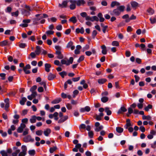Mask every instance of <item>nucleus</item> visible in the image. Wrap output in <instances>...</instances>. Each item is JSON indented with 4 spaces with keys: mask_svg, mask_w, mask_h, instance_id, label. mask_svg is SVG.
<instances>
[{
    "mask_svg": "<svg viewBox=\"0 0 156 156\" xmlns=\"http://www.w3.org/2000/svg\"><path fill=\"white\" fill-rule=\"evenodd\" d=\"M56 29L58 30H61L62 29V27L61 25H57L56 27Z\"/></svg>",
    "mask_w": 156,
    "mask_h": 156,
    "instance_id": "nucleus-59",
    "label": "nucleus"
},
{
    "mask_svg": "<svg viewBox=\"0 0 156 156\" xmlns=\"http://www.w3.org/2000/svg\"><path fill=\"white\" fill-rule=\"evenodd\" d=\"M68 118V117L67 115H66L63 116V117L61 118L60 119L58 120V123H62L67 120Z\"/></svg>",
    "mask_w": 156,
    "mask_h": 156,
    "instance_id": "nucleus-8",
    "label": "nucleus"
},
{
    "mask_svg": "<svg viewBox=\"0 0 156 156\" xmlns=\"http://www.w3.org/2000/svg\"><path fill=\"white\" fill-rule=\"evenodd\" d=\"M56 76L55 75L50 73L48 76V79L49 80H52Z\"/></svg>",
    "mask_w": 156,
    "mask_h": 156,
    "instance_id": "nucleus-17",
    "label": "nucleus"
},
{
    "mask_svg": "<svg viewBox=\"0 0 156 156\" xmlns=\"http://www.w3.org/2000/svg\"><path fill=\"white\" fill-rule=\"evenodd\" d=\"M54 31L52 30H48L46 32V34L47 35L53 34L54 33Z\"/></svg>",
    "mask_w": 156,
    "mask_h": 156,
    "instance_id": "nucleus-53",
    "label": "nucleus"
},
{
    "mask_svg": "<svg viewBox=\"0 0 156 156\" xmlns=\"http://www.w3.org/2000/svg\"><path fill=\"white\" fill-rule=\"evenodd\" d=\"M8 44V41L5 40L0 42V45L3 47L6 45Z\"/></svg>",
    "mask_w": 156,
    "mask_h": 156,
    "instance_id": "nucleus-30",
    "label": "nucleus"
},
{
    "mask_svg": "<svg viewBox=\"0 0 156 156\" xmlns=\"http://www.w3.org/2000/svg\"><path fill=\"white\" fill-rule=\"evenodd\" d=\"M57 149L56 147H51L50 148L49 151L51 153H52L54 151Z\"/></svg>",
    "mask_w": 156,
    "mask_h": 156,
    "instance_id": "nucleus-42",
    "label": "nucleus"
},
{
    "mask_svg": "<svg viewBox=\"0 0 156 156\" xmlns=\"http://www.w3.org/2000/svg\"><path fill=\"white\" fill-rule=\"evenodd\" d=\"M73 44V43L72 41L69 42L67 44L66 47L67 48H70Z\"/></svg>",
    "mask_w": 156,
    "mask_h": 156,
    "instance_id": "nucleus-49",
    "label": "nucleus"
},
{
    "mask_svg": "<svg viewBox=\"0 0 156 156\" xmlns=\"http://www.w3.org/2000/svg\"><path fill=\"white\" fill-rule=\"evenodd\" d=\"M97 34V32L96 30H94L92 33V36L93 38H94L95 36Z\"/></svg>",
    "mask_w": 156,
    "mask_h": 156,
    "instance_id": "nucleus-52",
    "label": "nucleus"
},
{
    "mask_svg": "<svg viewBox=\"0 0 156 156\" xmlns=\"http://www.w3.org/2000/svg\"><path fill=\"white\" fill-rule=\"evenodd\" d=\"M79 93V91L77 90H75L73 92V98H75L76 96Z\"/></svg>",
    "mask_w": 156,
    "mask_h": 156,
    "instance_id": "nucleus-37",
    "label": "nucleus"
},
{
    "mask_svg": "<svg viewBox=\"0 0 156 156\" xmlns=\"http://www.w3.org/2000/svg\"><path fill=\"white\" fill-rule=\"evenodd\" d=\"M37 90L39 92H42L44 91L43 88L42 87H39L37 89Z\"/></svg>",
    "mask_w": 156,
    "mask_h": 156,
    "instance_id": "nucleus-61",
    "label": "nucleus"
},
{
    "mask_svg": "<svg viewBox=\"0 0 156 156\" xmlns=\"http://www.w3.org/2000/svg\"><path fill=\"white\" fill-rule=\"evenodd\" d=\"M12 16H15L16 17H17L19 15V11H17L15 12H12L11 13Z\"/></svg>",
    "mask_w": 156,
    "mask_h": 156,
    "instance_id": "nucleus-55",
    "label": "nucleus"
},
{
    "mask_svg": "<svg viewBox=\"0 0 156 156\" xmlns=\"http://www.w3.org/2000/svg\"><path fill=\"white\" fill-rule=\"evenodd\" d=\"M131 6L135 9H136L137 7L139 6V4L137 2L132 1L130 2Z\"/></svg>",
    "mask_w": 156,
    "mask_h": 156,
    "instance_id": "nucleus-6",
    "label": "nucleus"
},
{
    "mask_svg": "<svg viewBox=\"0 0 156 156\" xmlns=\"http://www.w3.org/2000/svg\"><path fill=\"white\" fill-rule=\"evenodd\" d=\"M94 117L98 121H100L101 120V117L99 115H96Z\"/></svg>",
    "mask_w": 156,
    "mask_h": 156,
    "instance_id": "nucleus-50",
    "label": "nucleus"
},
{
    "mask_svg": "<svg viewBox=\"0 0 156 156\" xmlns=\"http://www.w3.org/2000/svg\"><path fill=\"white\" fill-rule=\"evenodd\" d=\"M37 88V85H35L33 86L30 89V91L31 92H35L34 90H35Z\"/></svg>",
    "mask_w": 156,
    "mask_h": 156,
    "instance_id": "nucleus-34",
    "label": "nucleus"
},
{
    "mask_svg": "<svg viewBox=\"0 0 156 156\" xmlns=\"http://www.w3.org/2000/svg\"><path fill=\"white\" fill-rule=\"evenodd\" d=\"M42 17L40 16L39 17H37V18H34L33 19V24L35 25L37 24L38 23V21L42 19Z\"/></svg>",
    "mask_w": 156,
    "mask_h": 156,
    "instance_id": "nucleus-16",
    "label": "nucleus"
},
{
    "mask_svg": "<svg viewBox=\"0 0 156 156\" xmlns=\"http://www.w3.org/2000/svg\"><path fill=\"white\" fill-rule=\"evenodd\" d=\"M101 101L103 103H105L108 100V98L107 97H103L101 99Z\"/></svg>",
    "mask_w": 156,
    "mask_h": 156,
    "instance_id": "nucleus-32",
    "label": "nucleus"
},
{
    "mask_svg": "<svg viewBox=\"0 0 156 156\" xmlns=\"http://www.w3.org/2000/svg\"><path fill=\"white\" fill-rule=\"evenodd\" d=\"M112 46H118L119 45V43L117 41H114L112 42Z\"/></svg>",
    "mask_w": 156,
    "mask_h": 156,
    "instance_id": "nucleus-36",
    "label": "nucleus"
},
{
    "mask_svg": "<svg viewBox=\"0 0 156 156\" xmlns=\"http://www.w3.org/2000/svg\"><path fill=\"white\" fill-rule=\"evenodd\" d=\"M51 132V130L49 128L46 129L44 131V134L46 136H48Z\"/></svg>",
    "mask_w": 156,
    "mask_h": 156,
    "instance_id": "nucleus-11",
    "label": "nucleus"
},
{
    "mask_svg": "<svg viewBox=\"0 0 156 156\" xmlns=\"http://www.w3.org/2000/svg\"><path fill=\"white\" fill-rule=\"evenodd\" d=\"M21 148L22 150V152L26 153L27 148L26 146L25 145H23L22 146Z\"/></svg>",
    "mask_w": 156,
    "mask_h": 156,
    "instance_id": "nucleus-47",
    "label": "nucleus"
},
{
    "mask_svg": "<svg viewBox=\"0 0 156 156\" xmlns=\"http://www.w3.org/2000/svg\"><path fill=\"white\" fill-rule=\"evenodd\" d=\"M43 133V131L42 130H39L36 132V134L37 136H41L42 135Z\"/></svg>",
    "mask_w": 156,
    "mask_h": 156,
    "instance_id": "nucleus-41",
    "label": "nucleus"
},
{
    "mask_svg": "<svg viewBox=\"0 0 156 156\" xmlns=\"http://www.w3.org/2000/svg\"><path fill=\"white\" fill-rule=\"evenodd\" d=\"M20 152V150L19 149L17 150L15 152H13L12 154V156H17L18 154Z\"/></svg>",
    "mask_w": 156,
    "mask_h": 156,
    "instance_id": "nucleus-40",
    "label": "nucleus"
},
{
    "mask_svg": "<svg viewBox=\"0 0 156 156\" xmlns=\"http://www.w3.org/2000/svg\"><path fill=\"white\" fill-rule=\"evenodd\" d=\"M73 58L72 57H70L69 60L66 61V60L63 59L61 60V63L62 65L65 64L67 66H69L70 64H72L73 62Z\"/></svg>",
    "mask_w": 156,
    "mask_h": 156,
    "instance_id": "nucleus-1",
    "label": "nucleus"
},
{
    "mask_svg": "<svg viewBox=\"0 0 156 156\" xmlns=\"http://www.w3.org/2000/svg\"><path fill=\"white\" fill-rule=\"evenodd\" d=\"M19 46L20 48H24L27 45L25 43H21L20 44Z\"/></svg>",
    "mask_w": 156,
    "mask_h": 156,
    "instance_id": "nucleus-51",
    "label": "nucleus"
},
{
    "mask_svg": "<svg viewBox=\"0 0 156 156\" xmlns=\"http://www.w3.org/2000/svg\"><path fill=\"white\" fill-rule=\"evenodd\" d=\"M71 4L69 6V8L71 10H73L76 8V2L75 0H70L69 1Z\"/></svg>",
    "mask_w": 156,
    "mask_h": 156,
    "instance_id": "nucleus-3",
    "label": "nucleus"
},
{
    "mask_svg": "<svg viewBox=\"0 0 156 156\" xmlns=\"http://www.w3.org/2000/svg\"><path fill=\"white\" fill-rule=\"evenodd\" d=\"M80 77H78L76 78H73L72 80L73 81L75 82L79 81L80 80Z\"/></svg>",
    "mask_w": 156,
    "mask_h": 156,
    "instance_id": "nucleus-60",
    "label": "nucleus"
},
{
    "mask_svg": "<svg viewBox=\"0 0 156 156\" xmlns=\"http://www.w3.org/2000/svg\"><path fill=\"white\" fill-rule=\"evenodd\" d=\"M36 49L35 52L36 53V55H38L41 52V47L39 46H37L36 47Z\"/></svg>",
    "mask_w": 156,
    "mask_h": 156,
    "instance_id": "nucleus-10",
    "label": "nucleus"
},
{
    "mask_svg": "<svg viewBox=\"0 0 156 156\" xmlns=\"http://www.w3.org/2000/svg\"><path fill=\"white\" fill-rule=\"evenodd\" d=\"M61 101V99L60 98L55 99L52 101L51 103L53 104H56L59 103Z\"/></svg>",
    "mask_w": 156,
    "mask_h": 156,
    "instance_id": "nucleus-28",
    "label": "nucleus"
},
{
    "mask_svg": "<svg viewBox=\"0 0 156 156\" xmlns=\"http://www.w3.org/2000/svg\"><path fill=\"white\" fill-rule=\"evenodd\" d=\"M120 5V3L117 1H113L111 3V7H113L115 6H119Z\"/></svg>",
    "mask_w": 156,
    "mask_h": 156,
    "instance_id": "nucleus-21",
    "label": "nucleus"
},
{
    "mask_svg": "<svg viewBox=\"0 0 156 156\" xmlns=\"http://www.w3.org/2000/svg\"><path fill=\"white\" fill-rule=\"evenodd\" d=\"M72 82L70 80H68L64 83V87L65 89H66L67 87V84H71Z\"/></svg>",
    "mask_w": 156,
    "mask_h": 156,
    "instance_id": "nucleus-19",
    "label": "nucleus"
},
{
    "mask_svg": "<svg viewBox=\"0 0 156 156\" xmlns=\"http://www.w3.org/2000/svg\"><path fill=\"white\" fill-rule=\"evenodd\" d=\"M99 19L96 16H94L92 17V21L93 22L94 21H98Z\"/></svg>",
    "mask_w": 156,
    "mask_h": 156,
    "instance_id": "nucleus-54",
    "label": "nucleus"
},
{
    "mask_svg": "<svg viewBox=\"0 0 156 156\" xmlns=\"http://www.w3.org/2000/svg\"><path fill=\"white\" fill-rule=\"evenodd\" d=\"M139 129L142 132H144L145 130V127L143 126H140V127Z\"/></svg>",
    "mask_w": 156,
    "mask_h": 156,
    "instance_id": "nucleus-62",
    "label": "nucleus"
},
{
    "mask_svg": "<svg viewBox=\"0 0 156 156\" xmlns=\"http://www.w3.org/2000/svg\"><path fill=\"white\" fill-rule=\"evenodd\" d=\"M125 7L123 6H121L117 8L119 9L120 12H123L124 10Z\"/></svg>",
    "mask_w": 156,
    "mask_h": 156,
    "instance_id": "nucleus-46",
    "label": "nucleus"
},
{
    "mask_svg": "<svg viewBox=\"0 0 156 156\" xmlns=\"http://www.w3.org/2000/svg\"><path fill=\"white\" fill-rule=\"evenodd\" d=\"M152 106L151 105L149 104L147 105V107H146L144 108V110L148 112V111H149V109H151L152 108Z\"/></svg>",
    "mask_w": 156,
    "mask_h": 156,
    "instance_id": "nucleus-33",
    "label": "nucleus"
},
{
    "mask_svg": "<svg viewBox=\"0 0 156 156\" xmlns=\"http://www.w3.org/2000/svg\"><path fill=\"white\" fill-rule=\"evenodd\" d=\"M28 153L30 155L34 156L35 154V151L34 150H30L29 151Z\"/></svg>",
    "mask_w": 156,
    "mask_h": 156,
    "instance_id": "nucleus-38",
    "label": "nucleus"
},
{
    "mask_svg": "<svg viewBox=\"0 0 156 156\" xmlns=\"http://www.w3.org/2000/svg\"><path fill=\"white\" fill-rule=\"evenodd\" d=\"M51 65L48 63H45V70L47 72H49L50 71V68L51 67Z\"/></svg>",
    "mask_w": 156,
    "mask_h": 156,
    "instance_id": "nucleus-14",
    "label": "nucleus"
},
{
    "mask_svg": "<svg viewBox=\"0 0 156 156\" xmlns=\"http://www.w3.org/2000/svg\"><path fill=\"white\" fill-rule=\"evenodd\" d=\"M31 68V66L30 65L28 64L27 65L25 66H24L23 68V69H30Z\"/></svg>",
    "mask_w": 156,
    "mask_h": 156,
    "instance_id": "nucleus-63",
    "label": "nucleus"
},
{
    "mask_svg": "<svg viewBox=\"0 0 156 156\" xmlns=\"http://www.w3.org/2000/svg\"><path fill=\"white\" fill-rule=\"evenodd\" d=\"M127 111L126 109L124 106H122L120 108L119 110L118 113V114H123L124 112H126Z\"/></svg>",
    "mask_w": 156,
    "mask_h": 156,
    "instance_id": "nucleus-9",
    "label": "nucleus"
},
{
    "mask_svg": "<svg viewBox=\"0 0 156 156\" xmlns=\"http://www.w3.org/2000/svg\"><path fill=\"white\" fill-rule=\"evenodd\" d=\"M136 17L133 14L130 17H129V15L127 14V23L129 22L130 20H134L136 19Z\"/></svg>",
    "mask_w": 156,
    "mask_h": 156,
    "instance_id": "nucleus-18",
    "label": "nucleus"
},
{
    "mask_svg": "<svg viewBox=\"0 0 156 156\" xmlns=\"http://www.w3.org/2000/svg\"><path fill=\"white\" fill-rule=\"evenodd\" d=\"M116 131L118 133H121L123 132V129L121 127H117L116 128Z\"/></svg>",
    "mask_w": 156,
    "mask_h": 156,
    "instance_id": "nucleus-29",
    "label": "nucleus"
},
{
    "mask_svg": "<svg viewBox=\"0 0 156 156\" xmlns=\"http://www.w3.org/2000/svg\"><path fill=\"white\" fill-rule=\"evenodd\" d=\"M147 12L150 15H153L154 12V10L151 8H148L147 10Z\"/></svg>",
    "mask_w": 156,
    "mask_h": 156,
    "instance_id": "nucleus-23",
    "label": "nucleus"
},
{
    "mask_svg": "<svg viewBox=\"0 0 156 156\" xmlns=\"http://www.w3.org/2000/svg\"><path fill=\"white\" fill-rule=\"evenodd\" d=\"M36 53L34 52H32L30 54V55L31 56L32 58H35L36 56Z\"/></svg>",
    "mask_w": 156,
    "mask_h": 156,
    "instance_id": "nucleus-58",
    "label": "nucleus"
},
{
    "mask_svg": "<svg viewBox=\"0 0 156 156\" xmlns=\"http://www.w3.org/2000/svg\"><path fill=\"white\" fill-rule=\"evenodd\" d=\"M142 119L144 120H150L151 119V117L149 115L147 116L144 115L142 116Z\"/></svg>",
    "mask_w": 156,
    "mask_h": 156,
    "instance_id": "nucleus-31",
    "label": "nucleus"
},
{
    "mask_svg": "<svg viewBox=\"0 0 156 156\" xmlns=\"http://www.w3.org/2000/svg\"><path fill=\"white\" fill-rule=\"evenodd\" d=\"M88 135L90 138H92L94 136V133L92 131H89L88 133Z\"/></svg>",
    "mask_w": 156,
    "mask_h": 156,
    "instance_id": "nucleus-44",
    "label": "nucleus"
},
{
    "mask_svg": "<svg viewBox=\"0 0 156 156\" xmlns=\"http://www.w3.org/2000/svg\"><path fill=\"white\" fill-rule=\"evenodd\" d=\"M59 74L62 78H64V76H66L67 75V73L65 71H63L59 73Z\"/></svg>",
    "mask_w": 156,
    "mask_h": 156,
    "instance_id": "nucleus-35",
    "label": "nucleus"
},
{
    "mask_svg": "<svg viewBox=\"0 0 156 156\" xmlns=\"http://www.w3.org/2000/svg\"><path fill=\"white\" fill-rule=\"evenodd\" d=\"M36 116L35 115L32 116L30 119V120L31 123H33L36 122Z\"/></svg>",
    "mask_w": 156,
    "mask_h": 156,
    "instance_id": "nucleus-25",
    "label": "nucleus"
},
{
    "mask_svg": "<svg viewBox=\"0 0 156 156\" xmlns=\"http://www.w3.org/2000/svg\"><path fill=\"white\" fill-rule=\"evenodd\" d=\"M23 141L25 142H33L34 141V139L32 138L30 135H27L24 137Z\"/></svg>",
    "mask_w": 156,
    "mask_h": 156,
    "instance_id": "nucleus-2",
    "label": "nucleus"
},
{
    "mask_svg": "<svg viewBox=\"0 0 156 156\" xmlns=\"http://www.w3.org/2000/svg\"><path fill=\"white\" fill-rule=\"evenodd\" d=\"M151 147L154 149L156 148V141L154 142L153 144H151Z\"/></svg>",
    "mask_w": 156,
    "mask_h": 156,
    "instance_id": "nucleus-64",
    "label": "nucleus"
},
{
    "mask_svg": "<svg viewBox=\"0 0 156 156\" xmlns=\"http://www.w3.org/2000/svg\"><path fill=\"white\" fill-rule=\"evenodd\" d=\"M66 106L67 109L69 110H70L72 109V105L69 103H67L66 105Z\"/></svg>",
    "mask_w": 156,
    "mask_h": 156,
    "instance_id": "nucleus-57",
    "label": "nucleus"
},
{
    "mask_svg": "<svg viewBox=\"0 0 156 156\" xmlns=\"http://www.w3.org/2000/svg\"><path fill=\"white\" fill-rule=\"evenodd\" d=\"M101 48L102 49V53L103 55H106L107 53V50L106 46L105 45H103L101 46Z\"/></svg>",
    "mask_w": 156,
    "mask_h": 156,
    "instance_id": "nucleus-13",
    "label": "nucleus"
},
{
    "mask_svg": "<svg viewBox=\"0 0 156 156\" xmlns=\"http://www.w3.org/2000/svg\"><path fill=\"white\" fill-rule=\"evenodd\" d=\"M107 81V80L105 79H100L98 80V82L100 84H103Z\"/></svg>",
    "mask_w": 156,
    "mask_h": 156,
    "instance_id": "nucleus-26",
    "label": "nucleus"
},
{
    "mask_svg": "<svg viewBox=\"0 0 156 156\" xmlns=\"http://www.w3.org/2000/svg\"><path fill=\"white\" fill-rule=\"evenodd\" d=\"M27 99L25 97H23L21 100L20 101V103L21 105H24L25 104V102L26 101Z\"/></svg>",
    "mask_w": 156,
    "mask_h": 156,
    "instance_id": "nucleus-24",
    "label": "nucleus"
},
{
    "mask_svg": "<svg viewBox=\"0 0 156 156\" xmlns=\"http://www.w3.org/2000/svg\"><path fill=\"white\" fill-rule=\"evenodd\" d=\"M0 153L2 156H8L7 152L5 151H2Z\"/></svg>",
    "mask_w": 156,
    "mask_h": 156,
    "instance_id": "nucleus-45",
    "label": "nucleus"
},
{
    "mask_svg": "<svg viewBox=\"0 0 156 156\" xmlns=\"http://www.w3.org/2000/svg\"><path fill=\"white\" fill-rule=\"evenodd\" d=\"M113 12L114 15L117 16H119L120 14V11L118 8L114 9L113 10Z\"/></svg>",
    "mask_w": 156,
    "mask_h": 156,
    "instance_id": "nucleus-20",
    "label": "nucleus"
},
{
    "mask_svg": "<svg viewBox=\"0 0 156 156\" xmlns=\"http://www.w3.org/2000/svg\"><path fill=\"white\" fill-rule=\"evenodd\" d=\"M26 127V125L23 123H21L20 126L17 129V132L18 133H22L23 129Z\"/></svg>",
    "mask_w": 156,
    "mask_h": 156,
    "instance_id": "nucleus-4",
    "label": "nucleus"
},
{
    "mask_svg": "<svg viewBox=\"0 0 156 156\" xmlns=\"http://www.w3.org/2000/svg\"><path fill=\"white\" fill-rule=\"evenodd\" d=\"M84 58V57L83 55H81L79 59L77 60V62L78 63L80 62H81L83 60Z\"/></svg>",
    "mask_w": 156,
    "mask_h": 156,
    "instance_id": "nucleus-48",
    "label": "nucleus"
},
{
    "mask_svg": "<svg viewBox=\"0 0 156 156\" xmlns=\"http://www.w3.org/2000/svg\"><path fill=\"white\" fill-rule=\"evenodd\" d=\"M55 54L58 55L57 58L60 59L62 58H63V55L62 54L61 51H56Z\"/></svg>",
    "mask_w": 156,
    "mask_h": 156,
    "instance_id": "nucleus-12",
    "label": "nucleus"
},
{
    "mask_svg": "<svg viewBox=\"0 0 156 156\" xmlns=\"http://www.w3.org/2000/svg\"><path fill=\"white\" fill-rule=\"evenodd\" d=\"M5 74L4 73H0V76L2 77L1 79L2 80H4L5 79Z\"/></svg>",
    "mask_w": 156,
    "mask_h": 156,
    "instance_id": "nucleus-56",
    "label": "nucleus"
},
{
    "mask_svg": "<svg viewBox=\"0 0 156 156\" xmlns=\"http://www.w3.org/2000/svg\"><path fill=\"white\" fill-rule=\"evenodd\" d=\"M67 4V2L66 1H63L62 4H59V6L61 8L66 7Z\"/></svg>",
    "mask_w": 156,
    "mask_h": 156,
    "instance_id": "nucleus-15",
    "label": "nucleus"
},
{
    "mask_svg": "<svg viewBox=\"0 0 156 156\" xmlns=\"http://www.w3.org/2000/svg\"><path fill=\"white\" fill-rule=\"evenodd\" d=\"M150 20L151 24H154L156 22V19L154 18H151Z\"/></svg>",
    "mask_w": 156,
    "mask_h": 156,
    "instance_id": "nucleus-43",
    "label": "nucleus"
},
{
    "mask_svg": "<svg viewBox=\"0 0 156 156\" xmlns=\"http://www.w3.org/2000/svg\"><path fill=\"white\" fill-rule=\"evenodd\" d=\"M69 21L73 22V23H75L77 22V20L75 16H73L70 18Z\"/></svg>",
    "mask_w": 156,
    "mask_h": 156,
    "instance_id": "nucleus-22",
    "label": "nucleus"
},
{
    "mask_svg": "<svg viewBox=\"0 0 156 156\" xmlns=\"http://www.w3.org/2000/svg\"><path fill=\"white\" fill-rule=\"evenodd\" d=\"M103 128V127L102 126H101L96 128L95 129V130L96 132H99Z\"/></svg>",
    "mask_w": 156,
    "mask_h": 156,
    "instance_id": "nucleus-39",
    "label": "nucleus"
},
{
    "mask_svg": "<svg viewBox=\"0 0 156 156\" xmlns=\"http://www.w3.org/2000/svg\"><path fill=\"white\" fill-rule=\"evenodd\" d=\"M76 5L78 6H80L81 5H83L86 3V2L84 0H75Z\"/></svg>",
    "mask_w": 156,
    "mask_h": 156,
    "instance_id": "nucleus-7",
    "label": "nucleus"
},
{
    "mask_svg": "<svg viewBox=\"0 0 156 156\" xmlns=\"http://www.w3.org/2000/svg\"><path fill=\"white\" fill-rule=\"evenodd\" d=\"M90 110V108L89 106H85L84 108H81L80 109V111L81 112H89Z\"/></svg>",
    "mask_w": 156,
    "mask_h": 156,
    "instance_id": "nucleus-5",
    "label": "nucleus"
},
{
    "mask_svg": "<svg viewBox=\"0 0 156 156\" xmlns=\"http://www.w3.org/2000/svg\"><path fill=\"white\" fill-rule=\"evenodd\" d=\"M105 112L106 113L107 115H110L112 114V112L109 110V108L106 107L105 108Z\"/></svg>",
    "mask_w": 156,
    "mask_h": 156,
    "instance_id": "nucleus-27",
    "label": "nucleus"
}]
</instances>
